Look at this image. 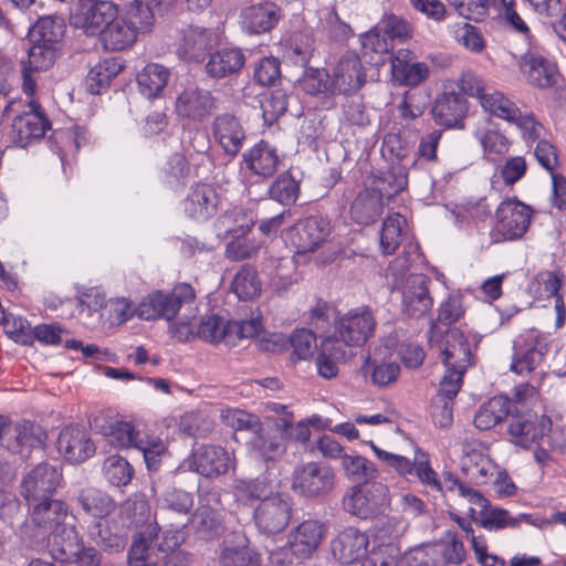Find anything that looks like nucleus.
Listing matches in <instances>:
<instances>
[{
  "label": "nucleus",
  "instance_id": "4d7b16f0",
  "mask_svg": "<svg viewBox=\"0 0 566 566\" xmlns=\"http://www.w3.org/2000/svg\"><path fill=\"white\" fill-rule=\"evenodd\" d=\"M191 178L189 158L185 154H172L163 168V180L170 187L184 186Z\"/></svg>",
  "mask_w": 566,
  "mask_h": 566
},
{
  "label": "nucleus",
  "instance_id": "72a5a7b5",
  "mask_svg": "<svg viewBox=\"0 0 566 566\" xmlns=\"http://www.w3.org/2000/svg\"><path fill=\"white\" fill-rule=\"evenodd\" d=\"M521 70L528 84L538 88H549L557 84L559 73L555 63L542 55L523 59Z\"/></svg>",
  "mask_w": 566,
  "mask_h": 566
},
{
  "label": "nucleus",
  "instance_id": "6e6552de",
  "mask_svg": "<svg viewBox=\"0 0 566 566\" xmlns=\"http://www.w3.org/2000/svg\"><path fill=\"white\" fill-rule=\"evenodd\" d=\"M343 504L350 514L359 518H371L389 507V490L378 481L357 484L344 496Z\"/></svg>",
  "mask_w": 566,
  "mask_h": 566
},
{
  "label": "nucleus",
  "instance_id": "6e6d98bb",
  "mask_svg": "<svg viewBox=\"0 0 566 566\" xmlns=\"http://www.w3.org/2000/svg\"><path fill=\"white\" fill-rule=\"evenodd\" d=\"M190 522L197 534L203 538L218 536L223 530L219 513L209 505L199 506Z\"/></svg>",
  "mask_w": 566,
  "mask_h": 566
},
{
  "label": "nucleus",
  "instance_id": "37998d69",
  "mask_svg": "<svg viewBox=\"0 0 566 566\" xmlns=\"http://www.w3.org/2000/svg\"><path fill=\"white\" fill-rule=\"evenodd\" d=\"M217 224L223 229V233L232 239H242L255 224V216L243 208H233L219 217Z\"/></svg>",
  "mask_w": 566,
  "mask_h": 566
},
{
  "label": "nucleus",
  "instance_id": "473e14b6",
  "mask_svg": "<svg viewBox=\"0 0 566 566\" xmlns=\"http://www.w3.org/2000/svg\"><path fill=\"white\" fill-rule=\"evenodd\" d=\"M261 562L260 554L249 546L243 533L233 532L227 536L219 556L221 566H261Z\"/></svg>",
  "mask_w": 566,
  "mask_h": 566
},
{
  "label": "nucleus",
  "instance_id": "39448f33",
  "mask_svg": "<svg viewBox=\"0 0 566 566\" xmlns=\"http://www.w3.org/2000/svg\"><path fill=\"white\" fill-rule=\"evenodd\" d=\"M534 210L517 198H506L495 210V223L490 231L493 243L516 241L527 232Z\"/></svg>",
  "mask_w": 566,
  "mask_h": 566
},
{
  "label": "nucleus",
  "instance_id": "de8ad7c7",
  "mask_svg": "<svg viewBox=\"0 0 566 566\" xmlns=\"http://www.w3.org/2000/svg\"><path fill=\"white\" fill-rule=\"evenodd\" d=\"M406 223V218L399 212L391 213L384 220L379 239L384 254L391 255L399 248Z\"/></svg>",
  "mask_w": 566,
  "mask_h": 566
},
{
  "label": "nucleus",
  "instance_id": "a18cd8bd",
  "mask_svg": "<svg viewBox=\"0 0 566 566\" xmlns=\"http://www.w3.org/2000/svg\"><path fill=\"white\" fill-rule=\"evenodd\" d=\"M230 321H224L218 315L202 318L196 329V336L203 342L217 345L224 344L230 347L231 332Z\"/></svg>",
  "mask_w": 566,
  "mask_h": 566
},
{
  "label": "nucleus",
  "instance_id": "774afa93",
  "mask_svg": "<svg viewBox=\"0 0 566 566\" xmlns=\"http://www.w3.org/2000/svg\"><path fill=\"white\" fill-rule=\"evenodd\" d=\"M253 78L262 86L274 85L281 78L280 60L274 56L261 59L255 65Z\"/></svg>",
  "mask_w": 566,
  "mask_h": 566
},
{
  "label": "nucleus",
  "instance_id": "ea45409f",
  "mask_svg": "<svg viewBox=\"0 0 566 566\" xmlns=\"http://www.w3.org/2000/svg\"><path fill=\"white\" fill-rule=\"evenodd\" d=\"M409 53V51L406 53L402 51L398 52L391 62L392 73L401 84L417 86L429 77L430 70L424 62H408L406 57H408Z\"/></svg>",
  "mask_w": 566,
  "mask_h": 566
},
{
  "label": "nucleus",
  "instance_id": "4be33fe9",
  "mask_svg": "<svg viewBox=\"0 0 566 566\" xmlns=\"http://www.w3.org/2000/svg\"><path fill=\"white\" fill-rule=\"evenodd\" d=\"M92 424L115 449L135 448L140 438L139 431L130 421L107 417L105 413L95 416Z\"/></svg>",
  "mask_w": 566,
  "mask_h": 566
},
{
  "label": "nucleus",
  "instance_id": "f8f14e48",
  "mask_svg": "<svg viewBox=\"0 0 566 566\" xmlns=\"http://www.w3.org/2000/svg\"><path fill=\"white\" fill-rule=\"evenodd\" d=\"M437 326L433 323L430 329L429 343L439 345L440 358L446 369L465 370L472 365V352L467 336L458 328L446 331L439 339Z\"/></svg>",
  "mask_w": 566,
  "mask_h": 566
},
{
  "label": "nucleus",
  "instance_id": "a878e982",
  "mask_svg": "<svg viewBox=\"0 0 566 566\" xmlns=\"http://www.w3.org/2000/svg\"><path fill=\"white\" fill-rule=\"evenodd\" d=\"M385 208L384 192L376 187L360 190L349 206V219L358 226H370L378 221Z\"/></svg>",
  "mask_w": 566,
  "mask_h": 566
},
{
  "label": "nucleus",
  "instance_id": "680f3d73",
  "mask_svg": "<svg viewBox=\"0 0 566 566\" xmlns=\"http://www.w3.org/2000/svg\"><path fill=\"white\" fill-rule=\"evenodd\" d=\"M135 448L143 452L146 467L153 472L159 470L163 458L168 452L166 443L155 436L140 437Z\"/></svg>",
  "mask_w": 566,
  "mask_h": 566
},
{
  "label": "nucleus",
  "instance_id": "f704fd0d",
  "mask_svg": "<svg viewBox=\"0 0 566 566\" xmlns=\"http://www.w3.org/2000/svg\"><path fill=\"white\" fill-rule=\"evenodd\" d=\"M461 471L469 482L481 485L493 475L494 464L481 450L468 448L461 459Z\"/></svg>",
  "mask_w": 566,
  "mask_h": 566
},
{
  "label": "nucleus",
  "instance_id": "393cba45",
  "mask_svg": "<svg viewBox=\"0 0 566 566\" xmlns=\"http://www.w3.org/2000/svg\"><path fill=\"white\" fill-rule=\"evenodd\" d=\"M57 450L70 462H83L95 453V446L87 430L80 426H66L57 438Z\"/></svg>",
  "mask_w": 566,
  "mask_h": 566
},
{
  "label": "nucleus",
  "instance_id": "4468645a",
  "mask_svg": "<svg viewBox=\"0 0 566 566\" xmlns=\"http://www.w3.org/2000/svg\"><path fill=\"white\" fill-rule=\"evenodd\" d=\"M35 34H39V39L29 49L28 59L22 62V66L34 72L46 71L56 60L55 44L59 33L54 31V21L50 18L40 19L33 36Z\"/></svg>",
  "mask_w": 566,
  "mask_h": 566
},
{
  "label": "nucleus",
  "instance_id": "9b49d317",
  "mask_svg": "<svg viewBox=\"0 0 566 566\" xmlns=\"http://www.w3.org/2000/svg\"><path fill=\"white\" fill-rule=\"evenodd\" d=\"M293 513V500L286 494L276 492L263 499L254 509L252 520L260 533L275 535L289 525Z\"/></svg>",
  "mask_w": 566,
  "mask_h": 566
},
{
  "label": "nucleus",
  "instance_id": "bf43d9fd",
  "mask_svg": "<svg viewBox=\"0 0 566 566\" xmlns=\"http://www.w3.org/2000/svg\"><path fill=\"white\" fill-rule=\"evenodd\" d=\"M481 106L485 112L509 123L515 119L520 111L513 101L495 90L481 97Z\"/></svg>",
  "mask_w": 566,
  "mask_h": 566
},
{
  "label": "nucleus",
  "instance_id": "864d4df0",
  "mask_svg": "<svg viewBox=\"0 0 566 566\" xmlns=\"http://www.w3.org/2000/svg\"><path fill=\"white\" fill-rule=\"evenodd\" d=\"M146 536L153 539L157 552H174L185 542V533L180 528H161L157 523L146 525Z\"/></svg>",
  "mask_w": 566,
  "mask_h": 566
},
{
  "label": "nucleus",
  "instance_id": "aec40b11",
  "mask_svg": "<svg viewBox=\"0 0 566 566\" xmlns=\"http://www.w3.org/2000/svg\"><path fill=\"white\" fill-rule=\"evenodd\" d=\"M327 527L318 520L308 518L293 527L287 536V546L297 558L311 557L321 546Z\"/></svg>",
  "mask_w": 566,
  "mask_h": 566
},
{
  "label": "nucleus",
  "instance_id": "f03ea898",
  "mask_svg": "<svg viewBox=\"0 0 566 566\" xmlns=\"http://www.w3.org/2000/svg\"><path fill=\"white\" fill-rule=\"evenodd\" d=\"M9 119L12 120L10 142L22 148L43 138L51 128V122L38 99H31L27 105L22 99L9 101L2 109L1 122Z\"/></svg>",
  "mask_w": 566,
  "mask_h": 566
},
{
  "label": "nucleus",
  "instance_id": "bb28decb",
  "mask_svg": "<svg viewBox=\"0 0 566 566\" xmlns=\"http://www.w3.org/2000/svg\"><path fill=\"white\" fill-rule=\"evenodd\" d=\"M366 82V73L360 59L353 53L343 55L334 67L332 86L336 94L358 91Z\"/></svg>",
  "mask_w": 566,
  "mask_h": 566
},
{
  "label": "nucleus",
  "instance_id": "3c124183",
  "mask_svg": "<svg viewBox=\"0 0 566 566\" xmlns=\"http://www.w3.org/2000/svg\"><path fill=\"white\" fill-rule=\"evenodd\" d=\"M208 46V36L205 30L189 27L182 31L178 46L179 55L187 61H199Z\"/></svg>",
  "mask_w": 566,
  "mask_h": 566
},
{
  "label": "nucleus",
  "instance_id": "2f4dec72",
  "mask_svg": "<svg viewBox=\"0 0 566 566\" xmlns=\"http://www.w3.org/2000/svg\"><path fill=\"white\" fill-rule=\"evenodd\" d=\"M242 49L227 46L212 52L205 65L206 73L213 80H222L238 75L245 65Z\"/></svg>",
  "mask_w": 566,
  "mask_h": 566
},
{
  "label": "nucleus",
  "instance_id": "a211bd4d",
  "mask_svg": "<svg viewBox=\"0 0 566 566\" xmlns=\"http://www.w3.org/2000/svg\"><path fill=\"white\" fill-rule=\"evenodd\" d=\"M184 467L202 476L213 478L226 474L231 467L229 452L214 444H201L195 448L184 461Z\"/></svg>",
  "mask_w": 566,
  "mask_h": 566
},
{
  "label": "nucleus",
  "instance_id": "c9c22d12",
  "mask_svg": "<svg viewBox=\"0 0 566 566\" xmlns=\"http://www.w3.org/2000/svg\"><path fill=\"white\" fill-rule=\"evenodd\" d=\"M124 69V63L119 57H107L92 67L86 75L85 85L91 94L97 95L106 90L112 80L115 78Z\"/></svg>",
  "mask_w": 566,
  "mask_h": 566
},
{
  "label": "nucleus",
  "instance_id": "a19ab883",
  "mask_svg": "<svg viewBox=\"0 0 566 566\" xmlns=\"http://www.w3.org/2000/svg\"><path fill=\"white\" fill-rule=\"evenodd\" d=\"M77 502L86 514L95 518H104L116 509L115 501L106 492L93 486L82 489Z\"/></svg>",
  "mask_w": 566,
  "mask_h": 566
},
{
  "label": "nucleus",
  "instance_id": "5fc2aeb1",
  "mask_svg": "<svg viewBox=\"0 0 566 566\" xmlns=\"http://www.w3.org/2000/svg\"><path fill=\"white\" fill-rule=\"evenodd\" d=\"M103 474L114 486L128 485L135 474L133 465L119 454L107 457L103 463Z\"/></svg>",
  "mask_w": 566,
  "mask_h": 566
},
{
  "label": "nucleus",
  "instance_id": "79ce46f5",
  "mask_svg": "<svg viewBox=\"0 0 566 566\" xmlns=\"http://www.w3.org/2000/svg\"><path fill=\"white\" fill-rule=\"evenodd\" d=\"M268 197L284 207L293 206L301 195V180L291 170L277 175L268 189Z\"/></svg>",
  "mask_w": 566,
  "mask_h": 566
},
{
  "label": "nucleus",
  "instance_id": "09e8293b",
  "mask_svg": "<svg viewBox=\"0 0 566 566\" xmlns=\"http://www.w3.org/2000/svg\"><path fill=\"white\" fill-rule=\"evenodd\" d=\"M234 496L245 504L253 501H263L272 494V486L264 475L250 480H238L233 486Z\"/></svg>",
  "mask_w": 566,
  "mask_h": 566
},
{
  "label": "nucleus",
  "instance_id": "b1692460",
  "mask_svg": "<svg viewBox=\"0 0 566 566\" xmlns=\"http://www.w3.org/2000/svg\"><path fill=\"white\" fill-rule=\"evenodd\" d=\"M434 122L446 128H462L468 113V102L461 93L444 90L432 106Z\"/></svg>",
  "mask_w": 566,
  "mask_h": 566
},
{
  "label": "nucleus",
  "instance_id": "6ab92c4d",
  "mask_svg": "<svg viewBox=\"0 0 566 566\" xmlns=\"http://www.w3.org/2000/svg\"><path fill=\"white\" fill-rule=\"evenodd\" d=\"M62 472L50 463H40L34 467L21 482V495L27 503L40 501L44 497H53V493L60 486Z\"/></svg>",
  "mask_w": 566,
  "mask_h": 566
},
{
  "label": "nucleus",
  "instance_id": "e433bc0d",
  "mask_svg": "<svg viewBox=\"0 0 566 566\" xmlns=\"http://www.w3.org/2000/svg\"><path fill=\"white\" fill-rule=\"evenodd\" d=\"M511 410L512 401L507 397L495 396L476 411L473 419L474 426L480 430H489L509 418Z\"/></svg>",
  "mask_w": 566,
  "mask_h": 566
},
{
  "label": "nucleus",
  "instance_id": "412c9836",
  "mask_svg": "<svg viewBox=\"0 0 566 566\" xmlns=\"http://www.w3.org/2000/svg\"><path fill=\"white\" fill-rule=\"evenodd\" d=\"M211 129L216 143L223 153L231 158L237 157L247 139V132L240 118L229 113L220 114L213 118Z\"/></svg>",
  "mask_w": 566,
  "mask_h": 566
},
{
  "label": "nucleus",
  "instance_id": "8fccbe9b",
  "mask_svg": "<svg viewBox=\"0 0 566 566\" xmlns=\"http://www.w3.org/2000/svg\"><path fill=\"white\" fill-rule=\"evenodd\" d=\"M363 55L371 63L378 64L382 56L392 48V43L379 25L373 28L360 36Z\"/></svg>",
  "mask_w": 566,
  "mask_h": 566
},
{
  "label": "nucleus",
  "instance_id": "2eb2a0df",
  "mask_svg": "<svg viewBox=\"0 0 566 566\" xmlns=\"http://www.w3.org/2000/svg\"><path fill=\"white\" fill-rule=\"evenodd\" d=\"M332 468L324 463L308 462L296 468L292 475V490L306 497L327 494L334 486Z\"/></svg>",
  "mask_w": 566,
  "mask_h": 566
},
{
  "label": "nucleus",
  "instance_id": "58836bf2",
  "mask_svg": "<svg viewBox=\"0 0 566 566\" xmlns=\"http://www.w3.org/2000/svg\"><path fill=\"white\" fill-rule=\"evenodd\" d=\"M170 72L158 63L146 64L137 73V84L140 93L147 98L158 97L167 86Z\"/></svg>",
  "mask_w": 566,
  "mask_h": 566
},
{
  "label": "nucleus",
  "instance_id": "13d9d810",
  "mask_svg": "<svg viewBox=\"0 0 566 566\" xmlns=\"http://www.w3.org/2000/svg\"><path fill=\"white\" fill-rule=\"evenodd\" d=\"M475 138L483 149L484 157L489 160H496L506 155L511 147L510 139L497 129L478 130Z\"/></svg>",
  "mask_w": 566,
  "mask_h": 566
},
{
  "label": "nucleus",
  "instance_id": "f3484780",
  "mask_svg": "<svg viewBox=\"0 0 566 566\" xmlns=\"http://www.w3.org/2000/svg\"><path fill=\"white\" fill-rule=\"evenodd\" d=\"M217 108V98L209 90L198 86L184 88L176 98L175 112L185 119L202 123Z\"/></svg>",
  "mask_w": 566,
  "mask_h": 566
},
{
  "label": "nucleus",
  "instance_id": "0e129e2a",
  "mask_svg": "<svg viewBox=\"0 0 566 566\" xmlns=\"http://www.w3.org/2000/svg\"><path fill=\"white\" fill-rule=\"evenodd\" d=\"M303 90L311 95L323 94L325 96L335 95L332 86V76L325 70H311L302 81Z\"/></svg>",
  "mask_w": 566,
  "mask_h": 566
},
{
  "label": "nucleus",
  "instance_id": "69168bd1",
  "mask_svg": "<svg viewBox=\"0 0 566 566\" xmlns=\"http://www.w3.org/2000/svg\"><path fill=\"white\" fill-rule=\"evenodd\" d=\"M289 342L293 347V355L297 360H306L314 355L316 335L311 329L300 328L294 331Z\"/></svg>",
  "mask_w": 566,
  "mask_h": 566
},
{
  "label": "nucleus",
  "instance_id": "20e7f679",
  "mask_svg": "<svg viewBox=\"0 0 566 566\" xmlns=\"http://www.w3.org/2000/svg\"><path fill=\"white\" fill-rule=\"evenodd\" d=\"M377 321L368 305H361L338 314L333 322V334L326 338L333 339L337 346L361 347L375 334Z\"/></svg>",
  "mask_w": 566,
  "mask_h": 566
},
{
  "label": "nucleus",
  "instance_id": "dca6fc26",
  "mask_svg": "<svg viewBox=\"0 0 566 566\" xmlns=\"http://www.w3.org/2000/svg\"><path fill=\"white\" fill-rule=\"evenodd\" d=\"M220 197L213 185L195 182L181 201L185 216L195 222H206L218 212Z\"/></svg>",
  "mask_w": 566,
  "mask_h": 566
},
{
  "label": "nucleus",
  "instance_id": "423d86ee",
  "mask_svg": "<svg viewBox=\"0 0 566 566\" xmlns=\"http://www.w3.org/2000/svg\"><path fill=\"white\" fill-rule=\"evenodd\" d=\"M195 298L193 287L190 284L180 283L169 293L155 291L148 294L137 306L136 314L146 321L156 318L170 321L178 314L182 305L192 303Z\"/></svg>",
  "mask_w": 566,
  "mask_h": 566
},
{
  "label": "nucleus",
  "instance_id": "e2e57ef3",
  "mask_svg": "<svg viewBox=\"0 0 566 566\" xmlns=\"http://www.w3.org/2000/svg\"><path fill=\"white\" fill-rule=\"evenodd\" d=\"M297 281L296 265L292 260L282 258L275 261L274 269L270 273V286L275 292H285Z\"/></svg>",
  "mask_w": 566,
  "mask_h": 566
},
{
  "label": "nucleus",
  "instance_id": "052dcab7",
  "mask_svg": "<svg viewBox=\"0 0 566 566\" xmlns=\"http://www.w3.org/2000/svg\"><path fill=\"white\" fill-rule=\"evenodd\" d=\"M231 287L240 300H251L258 296L261 292V281L256 270L248 264L242 265L237 272Z\"/></svg>",
  "mask_w": 566,
  "mask_h": 566
},
{
  "label": "nucleus",
  "instance_id": "c85d7f7f",
  "mask_svg": "<svg viewBox=\"0 0 566 566\" xmlns=\"http://www.w3.org/2000/svg\"><path fill=\"white\" fill-rule=\"evenodd\" d=\"M368 544V536L365 533L355 527H347L332 541V555L339 563L350 565L366 555Z\"/></svg>",
  "mask_w": 566,
  "mask_h": 566
},
{
  "label": "nucleus",
  "instance_id": "9d476101",
  "mask_svg": "<svg viewBox=\"0 0 566 566\" xmlns=\"http://www.w3.org/2000/svg\"><path fill=\"white\" fill-rule=\"evenodd\" d=\"M46 438L45 429L34 421L23 419L14 423L0 416V444L12 453L42 448Z\"/></svg>",
  "mask_w": 566,
  "mask_h": 566
},
{
  "label": "nucleus",
  "instance_id": "603ef678",
  "mask_svg": "<svg viewBox=\"0 0 566 566\" xmlns=\"http://www.w3.org/2000/svg\"><path fill=\"white\" fill-rule=\"evenodd\" d=\"M342 467L347 478L358 484L375 481L378 474L375 464L361 455L344 454L342 457Z\"/></svg>",
  "mask_w": 566,
  "mask_h": 566
},
{
  "label": "nucleus",
  "instance_id": "cd10ccee",
  "mask_svg": "<svg viewBox=\"0 0 566 566\" xmlns=\"http://www.w3.org/2000/svg\"><path fill=\"white\" fill-rule=\"evenodd\" d=\"M282 18V11L274 2L265 1L247 7L241 12V25L248 34L271 32Z\"/></svg>",
  "mask_w": 566,
  "mask_h": 566
},
{
  "label": "nucleus",
  "instance_id": "4c0bfd02",
  "mask_svg": "<svg viewBox=\"0 0 566 566\" xmlns=\"http://www.w3.org/2000/svg\"><path fill=\"white\" fill-rule=\"evenodd\" d=\"M432 544L439 566H459L465 560L464 544L455 532H444L441 538Z\"/></svg>",
  "mask_w": 566,
  "mask_h": 566
},
{
  "label": "nucleus",
  "instance_id": "c756f323",
  "mask_svg": "<svg viewBox=\"0 0 566 566\" xmlns=\"http://www.w3.org/2000/svg\"><path fill=\"white\" fill-rule=\"evenodd\" d=\"M118 14L117 6L109 1H99L72 17V23L88 36H102V32Z\"/></svg>",
  "mask_w": 566,
  "mask_h": 566
},
{
  "label": "nucleus",
  "instance_id": "49530a36",
  "mask_svg": "<svg viewBox=\"0 0 566 566\" xmlns=\"http://www.w3.org/2000/svg\"><path fill=\"white\" fill-rule=\"evenodd\" d=\"M346 359V350L331 338H324L322 349L316 357V368L321 377L332 379L338 375L337 361Z\"/></svg>",
  "mask_w": 566,
  "mask_h": 566
},
{
  "label": "nucleus",
  "instance_id": "ddd939ff",
  "mask_svg": "<svg viewBox=\"0 0 566 566\" xmlns=\"http://www.w3.org/2000/svg\"><path fill=\"white\" fill-rule=\"evenodd\" d=\"M507 434L510 441L521 448L528 449L538 443L552 428L546 416H537L531 411L511 410L509 415Z\"/></svg>",
  "mask_w": 566,
  "mask_h": 566
},
{
  "label": "nucleus",
  "instance_id": "f257e3e1",
  "mask_svg": "<svg viewBox=\"0 0 566 566\" xmlns=\"http://www.w3.org/2000/svg\"><path fill=\"white\" fill-rule=\"evenodd\" d=\"M75 521L66 502L44 497L28 503V520L21 532L33 548H46L54 559H65L76 546Z\"/></svg>",
  "mask_w": 566,
  "mask_h": 566
},
{
  "label": "nucleus",
  "instance_id": "5701e85b",
  "mask_svg": "<svg viewBox=\"0 0 566 566\" xmlns=\"http://www.w3.org/2000/svg\"><path fill=\"white\" fill-rule=\"evenodd\" d=\"M242 164L252 176L266 180L279 170L281 158L273 145L261 139L242 154Z\"/></svg>",
  "mask_w": 566,
  "mask_h": 566
},
{
  "label": "nucleus",
  "instance_id": "338daca9",
  "mask_svg": "<svg viewBox=\"0 0 566 566\" xmlns=\"http://www.w3.org/2000/svg\"><path fill=\"white\" fill-rule=\"evenodd\" d=\"M459 15L473 21H482L493 4L490 0H448Z\"/></svg>",
  "mask_w": 566,
  "mask_h": 566
},
{
  "label": "nucleus",
  "instance_id": "0eeeda50",
  "mask_svg": "<svg viewBox=\"0 0 566 566\" xmlns=\"http://www.w3.org/2000/svg\"><path fill=\"white\" fill-rule=\"evenodd\" d=\"M552 336L536 328H530L514 340V355L511 370L518 375H528L535 370L551 350Z\"/></svg>",
  "mask_w": 566,
  "mask_h": 566
},
{
  "label": "nucleus",
  "instance_id": "c03bdc74",
  "mask_svg": "<svg viewBox=\"0 0 566 566\" xmlns=\"http://www.w3.org/2000/svg\"><path fill=\"white\" fill-rule=\"evenodd\" d=\"M361 368L365 376H369L371 382L378 387L395 382L400 375V365L390 358L378 359L377 356H368Z\"/></svg>",
  "mask_w": 566,
  "mask_h": 566
},
{
  "label": "nucleus",
  "instance_id": "7c9ffc66",
  "mask_svg": "<svg viewBox=\"0 0 566 566\" xmlns=\"http://www.w3.org/2000/svg\"><path fill=\"white\" fill-rule=\"evenodd\" d=\"M428 284L424 275L411 274L407 277L402 289V308L409 317L419 318L431 310L433 300Z\"/></svg>",
  "mask_w": 566,
  "mask_h": 566
},
{
  "label": "nucleus",
  "instance_id": "1a4fd4ad",
  "mask_svg": "<svg viewBox=\"0 0 566 566\" xmlns=\"http://www.w3.org/2000/svg\"><path fill=\"white\" fill-rule=\"evenodd\" d=\"M332 233L331 220L322 214H311L298 220L285 231V240L297 254L315 252Z\"/></svg>",
  "mask_w": 566,
  "mask_h": 566
},
{
  "label": "nucleus",
  "instance_id": "7ed1b4c3",
  "mask_svg": "<svg viewBox=\"0 0 566 566\" xmlns=\"http://www.w3.org/2000/svg\"><path fill=\"white\" fill-rule=\"evenodd\" d=\"M155 15L148 4L136 2L125 15L112 20L98 39L102 48L108 52H122L130 49L137 41L138 34L148 32L153 27Z\"/></svg>",
  "mask_w": 566,
  "mask_h": 566
}]
</instances>
